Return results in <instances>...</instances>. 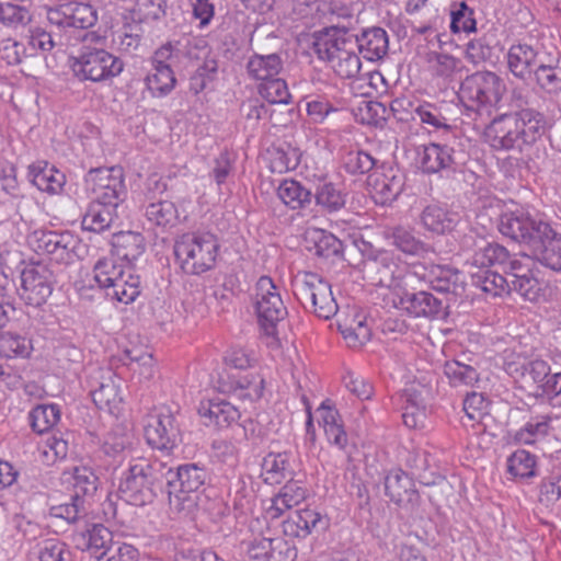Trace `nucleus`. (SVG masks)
<instances>
[{
  "mask_svg": "<svg viewBox=\"0 0 561 561\" xmlns=\"http://www.w3.org/2000/svg\"><path fill=\"white\" fill-rule=\"evenodd\" d=\"M545 116L538 111L501 114L486 127L485 135L494 149L510 150L534 144L543 131Z\"/></svg>",
  "mask_w": 561,
  "mask_h": 561,
  "instance_id": "f257e3e1",
  "label": "nucleus"
},
{
  "mask_svg": "<svg viewBox=\"0 0 561 561\" xmlns=\"http://www.w3.org/2000/svg\"><path fill=\"white\" fill-rule=\"evenodd\" d=\"M461 249L470 252L467 263L472 266H497L508 279L528 277L531 273V257L526 254H512L502 244L490 242L474 231L461 239Z\"/></svg>",
  "mask_w": 561,
  "mask_h": 561,
  "instance_id": "f03ea898",
  "label": "nucleus"
},
{
  "mask_svg": "<svg viewBox=\"0 0 561 561\" xmlns=\"http://www.w3.org/2000/svg\"><path fill=\"white\" fill-rule=\"evenodd\" d=\"M167 463L147 458H136L119 483V492L136 506L151 503L167 483Z\"/></svg>",
  "mask_w": 561,
  "mask_h": 561,
  "instance_id": "7ed1b4c3",
  "label": "nucleus"
},
{
  "mask_svg": "<svg viewBox=\"0 0 561 561\" xmlns=\"http://www.w3.org/2000/svg\"><path fill=\"white\" fill-rule=\"evenodd\" d=\"M506 91L503 79L492 71H476L460 83L457 96L463 107L479 117L490 118Z\"/></svg>",
  "mask_w": 561,
  "mask_h": 561,
  "instance_id": "20e7f679",
  "label": "nucleus"
},
{
  "mask_svg": "<svg viewBox=\"0 0 561 561\" xmlns=\"http://www.w3.org/2000/svg\"><path fill=\"white\" fill-rule=\"evenodd\" d=\"M291 290L304 309L318 318L329 320L337 313L331 285L319 274L299 271L291 279Z\"/></svg>",
  "mask_w": 561,
  "mask_h": 561,
  "instance_id": "39448f33",
  "label": "nucleus"
},
{
  "mask_svg": "<svg viewBox=\"0 0 561 561\" xmlns=\"http://www.w3.org/2000/svg\"><path fill=\"white\" fill-rule=\"evenodd\" d=\"M93 279L105 295L118 302L128 305L140 294V277L130 266L117 264L114 257H102L93 267Z\"/></svg>",
  "mask_w": 561,
  "mask_h": 561,
  "instance_id": "423d86ee",
  "label": "nucleus"
},
{
  "mask_svg": "<svg viewBox=\"0 0 561 561\" xmlns=\"http://www.w3.org/2000/svg\"><path fill=\"white\" fill-rule=\"evenodd\" d=\"M219 243L211 233L187 232L174 243V254L184 273L201 275L215 266Z\"/></svg>",
  "mask_w": 561,
  "mask_h": 561,
  "instance_id": "0eeeda50",
  "label": "nucleus"
},
{
  "mask_svg": "<svg viewBox=\"0 0 561 561\" xmlns=\"http://www.w3.org/2000/svg\"><path fill=\"white\" fill-rule=\"evenodd\" d=\"M167 493L170 507L178 512L188 511L194 505L190 495L203 488L209 479L207 469L195 462L180 465L175 470L168 467Z\"/></svg>",
  "mask_w": 561,
  "mask_h": 561,
  "instance_id": "6e6552de",
  "label": "nucleus"
},
{
  "mask_svg": "<svg viewBox=\"0 0 561 561\" xmlns=\"http://www.w3.org/2000/svg\"><path fill=\"white\" fill-rule=\"evenodd\" d=\"M314 51L320 59L329 61L341 78L353 79L359 73L362 62L356 54V42L347 32H336L329 38L317 41Z\"/></svg>",
  "mask_w": 561,
  "mask_h": 561,
  "instance_id": "1a4fd4ad",
  "label": "nucleus"
},
{
  "mask_svg": "<svg viewBox=\"0 0 561 561\" xmlns=\"http://www.w3.org/2000/svg\"><path fill=\"white\" fill-rule=\"evenodd\" d=\"M56 284V274L48 263L31 261L20 272L16 293L25 305L38 308L47 302Z\"/></svg>",
  "mask_w": 561,
  "mask_h": 561,
  "instance_id": "9d476101",
  "label": "nucleus"
},
{
  "mask_svg": "<svg viewBox=\"0 0 561 561\" xmlns=\"http://www.w3.org/2000/svg\"><path fill=\"white\" fill-rule=\"evenodd\" d=\"M71 69L80 81L103 82L118 76L124 62L102 48L85 47L71 59Z\"/></svg>",
  "mask_w": 561,
  "mask_h": 561,
  "instance_id": "9b49d317",
  "label": "nucleus"
},
{
  "mask_svg": "<svg viewBox=\"0 0 561 561\" xmlns=\"http://www.w3.org/2000/svg\"><path fill=\"white\" fill-rule=\"evenodd\" d=\"M254 307L264 333L275 337L277 323L286 318L287 308L271 277L261 276L256 282Z\"/></svg>",
  "mask_w": 561,
  "mask_h": 561,
  "instance_id": "f8f14e48",
  "label": "nucleus"
},
{
  "mask_svg": "<svg viewBox=\"0 0 561 561\" xmlns=\"http://www.w3.org/2000/svg\"><path fill=\"white\" fill-rule=\"evenodd\" d=\"M285 56L282 39L274 34L267 35L256 43V50L248 60L249 76L261 81L278 76L284 67Z\"/></svg>",
  "mask_w": 561,
  "mask_h": 561,
  "instance_id": "ddd939ff",
  "label": "nucleus"
},
{
  "mask_svg": "<svg viewBox=\"0 0 561 561\" xmlns=\"http://www.w3.org/2000/svg\"><path fill=\"white\" fill-rule=\"evenodd\" d=\"M34 250L50 256L57 263L70 264L78 256L80 240L70 231L35 230L30 236Z\"/></svg>",
  "mask_w": 561,
  "mask_h": 561,
  "instance_id": "4468645a",
  "label": "nucleus"
},
{
  "mask_svg": "<svg viewBox=\"0 0 561 561\" xmlns=\"http://www.w3.org/2000/svg\"><path fill=\"white\" fill-rule=\"evenodd\" d=\"M85 181L95 195L94 201L122 206L127 196L123 170L119 167L92 169Z\"/></svg>",
  "mask_w": 561,
  "mask_h": 561,
  "instance_id": "2eb2a0df",
  "label": "nucleus"
},
{
  "mask_svg": "<svg viewBox=\"0 0 561 561\" xmlns=\"http://www.w3.org/2000/svg\"><path fill=\"white\" fill-rule=\"evenodd\" d=\"M145 438L151 448L169 454L181 442L180 424L175 415L169 409L150 415L145 426Z\"/></svg>",
  "mask_w": 561,
  "mask_h": 561,
  "instance_id": "dca6fc26",
  "label": "nucleus"
},
{
  "mask_svg": "<svg viewBox=\"0 0 561 561\" xmlns=\"http://www.w3.org/2000/svg\"><path fill=\"white\" fill-rule=\"evenodd\" d=\"M411 276L430 285L431 288L440 293L451 294L456 297L465 293L463 275L457 268L448 265H425L414 264L410 271Z\"/></svg>",
  "mask_w": 561,
  "mask_h": 561,
  "instance_id": "f3484780",
  "label": "nucleus"
},
{
  "mask_svg": "<svg viewBox=\"0 0 561 561\" xmlns=\"http://www.w3.org/2000/svg\"><path fill=\"white\" fill-rule=\"evenodd\" d=\"M546 221L536 220L523 210L504 211L497 219V229L506 238L525 244L530 250L537 239L539 226Z\"/></svg>",
  "mask_w": 561,
  "mask_h": 561,
  "instance_id": "a211bd4d",
  "label": "nucleus"
},
{
  "mask_svg": "<svg viewBox=\"0 0 561 561\" xmlns=\"http://www.w3.org/2000/svg\"><path fill=\"white\" fill-rule=\"evenodd\" d=\"M531 255L541 265L561 272V233L550 224L539 226L537 239L530 248Z\"/></svg>",
  "mask_w": 561,
  "mask_h": 561,
  "instance_id": "6ab92c4d",
  "label": "nucleus"
},
{
  "mask_svg": "<svg viewBox=\"0 0 561 561\" xmlns=\"http://www.w3.org/2000/svg\"><path fill=\"white\" fill-rule=\"evenodd\" d=\"M218 389L240 400L253 402L263 396L264 379L253 374L226 373L219 377Z\"/></svg>",
  "mask_w": 561,
  "mask_h": 561,
  "instance_id": "aec40b11",
  "label": "nucleus"
},
{
  "mask_svg": "<svg viewBox=\"0 0 561 561\" xmlns=\"http://www.w3.org/2000/svg\"><path fill=\"white\" fill-rule=\"evenodd\" d=\"M421 169L424 173H455L459 167L457 151L447 144L430 142L423 146Z\"/></svg>",
  "mask_w": 561,
  "mask_h": 561,
  "instance_id": "412c9836",
  "label": "nucleus"
},
{
  "mask_svg": "<svg viewBox=\"0 0 561 561\" xmlns=\"http://www.w3.org/2000/svg\"><path fill=\"white\" fill-rule=\"evenodd\" d=\"M386 495L396 504L414 508L420 503V494L412 478L401 469L391 470L385 478Z\"/></svg>",
  "mask_w": 561,
  "mask_h": 561,
  "instance_id": "4be33fe9",
  "label": "nucleus"
},
{
  "mask_svg": "<svg viewBox=\"0 0 561 561\" xmlns=\"http://www.w3.org/2000/svg\"><path fill=\"white\" fill-rule=\"evenodd\" d=\"M76 547L90 552L98 561H103L114 550L112 531L102 524H93L76 535Z\"/></svg>",
  "mask_w": 561,
  "mask_h": 561,
  "instance_id": "5701e85b",
  "label": "nucleus"
},
{
  "mask_svg": "<svg viewBox=\"0 0 561 561\" xmlns=\"http://www.w3.org/2000/svg\"><path fill=\"white\" fill-rule=\"evenodd\" d=\"M198 414L206 426H215L218 430L230 427L241 416L237 407L220 399L202 401L198 407Z\"/></svg>",
  "mask_w": 561,
  "mask_h": 561,
  "instance_id": "b1692460",
  "label": "nucleus"
},
{
  "mask_svg": "<svg viewBox=\"0 0 561 561\" xmlns=\"http://www.w3.org/2000/svg\"><path fill=\"white\" fill-rule=\"evenodd\" d=\"M399 306L413 317L438 318L444 313L442 300L426 290L404 291Z\"/></svg>",
  "mask_w": 561,
  "mask_h": 561,
  "instance_id": "393cba45",
  "label": "nucleus"
},
{
  "mask_svg": "<svg viewBox=\"0 0 561 561\" xmlns=\"http://www.w3.org/2000/svg\"><path fill=\"white\" fill-rule=\"evenodd\" d=\"M353 42H356V50L368 61L381 60L389 48L388 34L378 26L365 28L353 35Z\"/></svg>",
  "mask_w": 561,
  "mask_h": 561,
  "instance_id": "a878e982",
  "label": "nucleus"
},
{
  "mask_svg": "<svg viewBox=\"0 0 561 561\" xmlns=\"http://www.w3.org/2000/svg\"><path fill=\"white\" fill-rule=\"evenodd\" d=\"M122 206L92 201L82 217L83 230L102 233L112 228L119 218Z\"/></svg>",
  "mask_w": 561,
  "mask_h": 561,
  "instance_id": "bb28decb",
  "label": "nucleus"
},
{
  "mask_svg": "<svg viewBox=\"0 0 561 561\" xmlns=\"http://www.w3.org/2000/svg\"><path fill=\"white\" fill-rule=\"evenodd\" d=\"M506 371L524 388L536 386L538 392L549 373V365L542 359L512 362L507 364Z\"/></svg>",
  "mask_w": 561,
  "mask_h": 561,
  "instance_id": "cd10ccee",
  "label": "nucleus"
},
{
  "mask_svg": "<svg viewBox=\"0 0 561 561\" xmlns=\"http://www.w3.org/2000/svg\"><path fill=\"white\" fill-rule=\"evenodd\" d=\"M396 264L387 252L379 251L374 257L364 260L365 277L374 286L390 288L394 283Z\"/></svg>",
  "mask_w": 561,
  "mask_h": 561,
  "instance_id": "c85d7f7f",
  "label": "nucleus"
},
{
  "mask_svg": "<svg viewBox=\"0 0 561 561\" xmlns=\"http://www.w3.org/2000/svg\"><path fill=\"white\" fill-rule=\"evenodd\" d=\"M27 176L39 191L48 194L60 193L66 183V175L46 161L31 164Z\"/></svg>",
  "mask_w": 561,
  "mask_h": 561,
  "instance_id": "c756f323",
  "label": "nucleus"
},
{
  "mask_svg": "<svg viewBox=\"0 0 561 561\" xmlns=\"http://www.w3.org/2000/svg\"><path fill=\"white\" fill-rule=\"evenodd\" d=\"M508 68L515 77L525 78L535 71L540 62L539 51L528 44L513 45L507 55Z\"/></svg>",
  "mask_w": 561,
  "mask_h": 561,
  "instance_id": "7c9ffc66",
  "label": "nucleus"
},
{
  "mask_svg": "<svg viewBox=\"0 0 561 561\" xmlns=\"http://www.w3.org/2000/svg\"><path fill=\"white\" fill-rule=\"evenodd\" d=\"M263 480L267 484H279L285 480H293L294 469L290 456L287 453H270L261 463Z\"/></svg>",
  "mask_w": 561,
  "mask_h": 561,
  "instance_id": "2f4dec72",
  "label": "nucleus"
},
{
  "mask_svg": "<svg viewBox=\"0 0 561 561\" xmlns=\"http://www.w3.org/2000/svg\"><path fill=\"white\" fill-rule=\"evenodd\" d=\"M420 224L426 231L443 236L455 228L456 220L454 215L445 207L438 204H430L420 214Z\"/></svg>",
  "mask_w": 561,
  "mask_h": 561,
  "instance_id": "473e14b6",
  "label": "nucleus"
},
{
  "mask_svg": "<svg viewBox=\"0 0 561 561\" xmlns=\"http://www.w3.org/2000/svg\"><path fill=\"white\" fill-rule=\"evenodd\" d=\"M306 489L288 480L280 492L272 499L271 506L266 508V517L279 518L286 511L301 503L306 499Z\"/></svg>",
  "mask_w": 561,
  "mask_h": 561,
  "instance_id": "72a5a7b5",
  "label": "nucleus"
},
{
  "mask_svg": "<svg viewBox=\"0 0 561 561\" xmlns=\"http://www.w3.org/2000/svg\"><path fill=\"white\" fill-rule=\"evenodd\" d=\"M112 247L118 257L127 262H133L145 252V237L139 232L121 231L113 234Z\"/></svg>",
  "mask_w": 561,
  "mask_h": 561,
  "instance_id": "f704fd0d",
  "label": "nucleus"
},
{
  "mask_svg": "<svg viewBox=\"0 0 561 561\" xmlns=\"http://www.w3.org/2000/svg\"><path fill=\"white\" fill-rule=\"evenodd\" d=\"M318 412L320 413V422L329 442L340 449H344L347 445V434L337 410L329 405L325 401L319 407Z\"/></svg>",
  "mask_w": 561,
  "mask_h": 561,
  "instance_id": "c9c22d12",
  "label": "nucleus"
},
{
  "mask_svg": "<svg viewBox=\"0 0 561 561\" xmlns=\"http://www.w3.org/2000/svg\"><path fill=\"white\" fill-rule=\"evenodd\" d=\"M277 196L290 209H305L310 206L313 193L295 180H284L277 188Z\"/></svg>",
  "mask_w": 561,
  "mask_h": 561,
  "instance_id": "e433bc0d",
  "label": "nucleus"
},
{
  "mask_svg": "<svg viewBox=\"0 0 561 561\" xmlns=\"http://www.w3.org/2000/svg\"><path fill=\"white\" fill-rule=\"evenodd\" d=\"M391 243L405 254L422 255L432 251V247L416 238L413 231L403 226L391 228L388 233Z\"/></svg>",
  "mask_w": 561,
  "mask_h": 561,
  "instance_id": "4c0bfd02",
  "label": "nucleus"
},
{
  "mask_svg": "<svg viewBox=\"0 0 561 561\" xmlns=\"http://www.w3.org/2000/svg\"><path fill=\"white\" fill-rule=\"evenodd\" d=\"M146 219L151 227L162 230L174 227L179 221V213L170 201L152 202L146 207Z\"/></svg>",
  "mask_w": 561,
  "mask_h": 561,
  "instance_id": "58836bf2",
  "label": "nucleus"
},
{
  "mask_svg": "<svg viewBox=\"0 0 561 561\" xmlns=\"http://www.w3.org/2000/svg\"><path fill=\"white\" fill-rule=\"evenodd\" d=\"M479 270L471 273L472 284L482 291L492 296H499L507 293L508 278L496 271L490 270L491 266H477Z\"/></svg>",
  "mask_w": 561,
  "mask_h": 561,
  "instance_id": "ea45409f",
  "label": "nucleus"
},
{
  "mask_svg": "<svg viewBox=\"0 0 561 561\" xmlns=\"http://www.w3.org/2000/svg\"><path fill=\"white\" fill-rule=\"evenodd\" d=\"M550 423L551 417L549 415H534L515 433L514 438L520 444H534L549 434L551 430Z\"/></svg>",
  "mask_w": 561,
  "mask_h": 561,
  "instance_id": "a19ab883",
  "label": "nucleus"
},
{
  "mask_svg": "<svg viewBox=\"0 0 561 561\" xmlns=\"http://www.w3.org/2000/svg\"><path fill=\"white\" fill-rule=\"evenodd\" d=\"M148 90L153 96L162 98L168 95L175 87L176 79L169 66L152 67V70L145 79Z\"/></svg>",
  "mask_w": 561,
  "mask_h": 561,
  "instance_id": "79ce46f5",
  "label": "nucleus"
},
{
  "mask_svg": "<svg viewBox=\"0 0 561 561\" xmlns=\"http://www.w3.org/2000/svg\"><path fill=\"white\" fill-rule=\"evenodd\" d=\"M313 197L317 205L329 213L339 211L346 204V193L344 190L331 182L320 184Z\"/></svg>",
  "mask_w": 561,
  "mask_h": 561,
  "instance_id": "37998d69",
  "label": "nucleus"
},
{
  "mask_svg": "<svg viewBox=\"0 0 561 561\" xmlns=\"http://www.w3.org/2000/svg\"><path fill=\"white\" fill-rule=\"evenodd\" d=\"M34 432L43 434L51 430L60 420V408L57 404H38L28 415Z\"/></svg>",
  "mask_w": 561,
  "mask_h": 561,
  "instance_id": "c03bdc74",
  "label": "nucleus"
},
{
  "mask_svg": "<svg viewBox=\"0 0 561 561\" xmlns=\"http://www.w3.org/2000/svg\"><path fill=\"white\" fill-rule=\"evenodd\" d=\"M32 21L30 10L14 1H0V24L8 28L24 27Z\"/></svg>",
  "mask_w": 561,
  "mask_h": 561,
  "instance_id": "a18cd8bd",
  "label": "nucleus"
},
{
  "mask_svg": "<svg viewBox=\"0 0 561 561\" xmlns=\"http://www.w3.org/2000/svg\"><path fill=\"white\" fill-rule=\"evenodd\" d=\"M404 186L403 175L400 173H385L375 181L374 190L381 204L396 201Z\"/></svg>",
  "mask_w": 561,
  "mask_h": 561,
  "instance_id": "49530a36",
  "label": "nucleus"
},
{
  "mask_svg": "<svg viewBox=\"0 0 561 561\" xmlns=\"http://www.w3.org/2000/svg\"><path fill=\"white\" fill-rule=\"evenodd\" d=\"M167 13V0H136L130 10L134 23L141 24L162 19Z\"/></svg>",
  "mask_w": 561,
  "mask_h": 561,
  "instance_id": "de8ad7c7",
  "label": "nucleus"
},
{
  "mask_svg": "<svg viewBox=\"0 0 561 561\" xmlns=\"http://www.w3.org/2000/svg\"><path fill=\"white\" fill-rule=\"evenodd\" d=\"M507 471L515 478H533L537 476L536 457L527 450L518 449L507 458Z\"/></svg>",
  "mask_w": 561,
  "mask_h": 561,
  "instance_id": "09e8293b",
  "label": "nucleus"
},
{
  "mask_svg": "<svg viewBox=\"0 0 561 561\" xmlns=\"http://www.w3.org/2000/svg\"><path fill=\"white\" fill-rule=\"evenodd\" d=\"M444 374L453 387L473 386L479 380V375L474 367L458 360L446 362Z\"/></svg>",
  "mask_w": 561,
  "mask_h": 561,
  "instance_id": "8fccbe9b",
  "label": "nucleus"
},
{
  "mask_svg": "<svg viewBox=\"0 0 561 561\" xmlns=\"http://www.w3.org/2000/svg\"><path fill=\"white\" fill-rule=\"evenodd\" d=\"M30 342L22 335L10 331H0V356L5 358L24 357L30 354Z\"/></svg>",
  "mask_w": 561,
  "mask_h": 561,
  "instance_id": "3c124183",
  "label": "nucleus"
},
{
  "mask_svg": "<svg viewBox=\"0 0 561 561\" xmlns=\"http://www.w3.org/2000/svg\"><path fill=\"white\" fill-rule=\"evenodd\" d=\"M259 92L263 99L272 104H288L291 98L286 81L277 78V76L262 81Z\"/></svg>",
  "mask_w": 561,
  "mask_h": 561,
  "instance_id": "603ef678",
  "label": "nucleus"
},
{
  "mask_svg": "<svg viewBox=\"0 0 561 561\" xmlns=\"http://www.w3.org/2000/svg\"><path fill=\"white\" fill-rule=\"evenodd\" d=\"M70 503H64L59 505H54L49 508V514L53 517L61 518L67 520L68 523H76L81 517L87 515V510L84 507V499L79 497L78 495L70 496Z\"/></svg>",
  "mask_w": 561,
  "mask_h": 561,
  "instance_id": "864d4df0",
  "label": "nucleus"
},
{
  "mask_svg": "<svg viewBox=\"0 0 561 561\" xmlns=\"http://www.w3.org/2000/svg\"><path fill=\"white\" fill-rule=\"evenodd\" d=\"M428 61L433 64L435 75L442 78H450L465 68L460 59L443 53H431Z\"/></svg>",
  "mask_w": 561,
  "mask_h": 561,
  "instance_id": "5fc2aeb1",
  "label": "nucleus"
},
{
  "mask_svg": "<svg viewBox=\"0 0 561 561\" xmlns=\"http://www.w3.org/2000/svg\"><path fill=\"white\" fill-rule=\"evenodd\" d=\"M91 396L99 409L111 410L121 402L118 388L111 378L107 381L101 382L96 389L92 390Z\"/></svg>",
  "mask_w": 561,
  "mask_h": 561,
  "instance_id": "6e6d98bb",
  "label": "nucleus"
},
{
  "mask_svg": "<svg viewBox=\"0 0 561 561\" xmlns=\"http://www.w3.org/2000/svg\"><path fill=\"white\" fill-rule=\"evenodd\" d=\"M508 283L510 285L507 288V293L515 291L525 300L535 302L541 296L540 284L534 275H530L525 278L522 277V279L512 278L508 279Z\"/></svg>",
  "mask_w": 561,
  "mask_h": 561,
  "instance_id": "4d7b16f0",
  "label": "nucleus"
},
{
  "mask_svg": "<svg viewBox=\"0 0 561 561\" xmlns=\"http://www.w3.org/2000/svg\"><path fill=\"white\" fill-rule=\"evenodd\" d=\"M473 10L470 9L466 2H460L458 7L450 13V30L453 33L460 32H474L476 20L473 18Z\"/></svg>",
  "mask_w": 561,
  "mask_h": 561,
  "instance_id": "13d9d810",
  "label": "nucleus"
},
{
  "mask_svg": "<svg viewBox=\"0 0 561 561\" xmlns=\"http://www.w3.org/2000/svg\"><path fill=\"white\" fill-rule=\"evenodd\" d=\"M354 322L355 325L339 323V330L350 347L362 346L370 339V329L365 323V320L359 319L357 321L354 320Z\"/></svg>",
  "mask_w": 561,
  "mask_h": 561,
  "instance_id": "bf43d9fd",
  "label": "nucleus"
},
{
  "mask_svg": "<svg viewBox=\"0 0 561 561\" xmlns=\"http://www.w3.org/2000/svg\"><path fill=\"white\" fill-rule=\"evenodd\" d=\"M537 83L548 93L561 91V69L540 62L535 70Z\"/></svg>",
  "mask_w": 561,
  "mask_h": 561,
  "instance_id": "052dcab7",
  "label": "nucleus"
},
{
  "mask_svg": "<svg viewBox=\"0 0 561 561\" xmlns=\"http://www.w3.org/2000/svg\"><path fill=\"white\" fill-rule=\"evenodd\" d=\"M96 476L89 468H77L73 473V494L81 499L95 493L98 485Z\"/></svg>",
  "mask_w": 561,
  "mask_h": 561,
  "instance_id": "680f3d73",
  "label": "nucleus"
},
{
  "mask_svg": "<svg viewBox=\"0 0 561 561\" xmlns=\"http://www.w3.org/2000/svg\"><path fill=\"white\" fill-rule=\"evenodd\" d=\"M376 160L363 150L350 151L344 157V168L350 174H365L374 169Z\"/></svg>",
  "mask_w": 561,
  "mask_h": 561,
  "instance_id": "e2e57ef3",
  "label": "nucleus"
},
{
  "mask_svg": "<svg viewBox=\"0 0 561 561\" xmlns=\"http://www.w3.org/2000/svg\"><path fill=\"white\" fill-rule=\"evenodd\" d=\"M414 113L423 124L431 126L435 130L450 128V125L447 123V118L434 104H421L415 107Z\"/></svg>",
  "mask_w": 561,
  "mask_h": 561,
  "instance_id": "0e129e2a",
  "label": "nucleus"
},
{
  "mask_svg": "<svg viewBox=\"0 0 561 561\" xmlns=\"http://www.w3.org/2000/svg\"><path fill=\"white\" fill-rule=\"evenodd\" d=\"M98 21L96 10L88 3L70 7V27L89 28Z\"/></svg>",
  "mask_w": 561,
  "mask_h": 561,
  "instance_id": "69168bd1",
  "label": "nucleus"
},
{
  "mask_svg": "<svg viewBox=\"0 0 561 561\" xmlns=\"http://www.w3.org/2000/svg\"><path fill=\"white\" fill-rule=\"evenodd\" d=\"M38 561H71V552L66 543L49 539L39 547Z\"/></svg>",
  "mask_w": 561,
  "mask_h": 561,
  "instance_id": "338daca9",
  "label": "nucleus"
},
{
  "mask_svg": "<svg viewBox=\"0 0 561 561\" xmlns=\"http://www.w3.org/2000/svg\"><path fill=\"white\" fill-rule=\"evenodd\" d=\"M561 497V473H551L542 479L539 486V501L546 505L556 503Z\"/></svg>",
  "mask_w": 561,
  "mask_h": 561,
  "instance_id": "774afa93",
  "label": "nucleus"
}]
</instances>
